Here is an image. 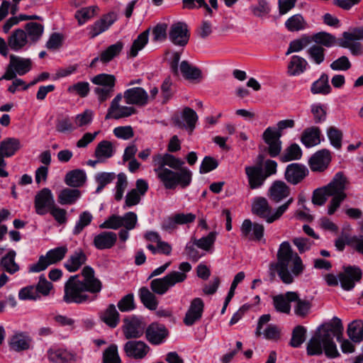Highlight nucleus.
Segmentation results:
<instances>
[{
  "instance_id": "obj_1",
  "label": "nucleus",
  "mask_w": 363,
  "mask_h": 363,
  "mask_svg": "<svg viewBox=\"0 0 363 363\" xmlns=\"http://www.w3.org/2000/svg\"><path fill=\"white\" fill-rule=\"evenodd\" d=\"M343 325L341 320L337 317L333 318V323L327 328L319 330L308 341L307 353L309 355H320L324 352L325 355L330 358L339 355L333 337H336L337 341L341 342V349L344 353H352L354 351V346L348 340H342Z\"/></svg>"
},
{
  "instance_id": "obj_2",
  "label": "nucleus",
  "mask_w": 363,
  "mask_h": 363,
  "mask_svg": "<svg viewBox=\"0 0 363 363\" xmlns=\"http://www.w3.org/2000/svg\"><path fill=\"white\" fill-rule=\"evenodd\" d=\"M83 279L79 275L71 276L65 284L63 301L67 303H89L97 298V294L101 290V282L95 277L94 271L90 267L82 269Z\"/></svg>"
},
{
  "instance_id": "obj_3",
  "label": "nucleus",
  "mask_w": 363,
  "mask_h": 363,
  "mask_svg": "<svg viewBox=\"0 0 363 363\" xmlns=\"http://www.w3.org/2000/svg\"><path fill=\"white\" fill-rule=\"evenodd\" d=\"M304 269L301 257L294 252L289 242L285 241L279 247L277 262L269 264L268 273L271 281L278 275L283 283L290 284L294 282V277L302 274Z\"/></svg>"
},
{
  "instance_id": "obj_4",
  "label": "nucleus",
  "mask_w": 363,
  "mask_h": 363,
  "mask_svg": "<svg viewBox=\"0 0 363 363\" xmlns=\"http://www.w3.org/2000/svg\"><path fill=\"white\" fill-rule=\"evenodd\" d=\"M152 162L155 167L154 171L158 179L167 189H175L177 186L182 188L188 186L191 182L192 172L186 167L174 172L167 167L179 169L184 162L170 154H157L153 156Z\"/></svg>"
},
{
  "instance_id": "obj_5",
  "label": "nucleus",
  "mask_w": 363,
  "mask_h": 363,
  "mask_svg": "<svg viewBox=\"0 0 363 363\" xmlns=\"http://www.w3.org/2000/svg\"><path fill=\"white\" fill-rule=\"evenodd\" d=\"M347 185V178L342 172H337L328 184L313 191V203L317 206H323L326 202L327 198L332 196L333 198L328 206V213L333 215L340 206L341 203L347 198L345 193Z\"/></svg>"
},
{
  "instance_id": "obj_6",
  "label": "nucleus",
  "mask_w": 363,
  "mask_h": 363,
  "mask_svg": "<svg viewBox=\"0 0 363 363\" xmlns=\"http://www.w3.org/2000/svg\"><path fill=\"white\" fill-rule=\"evenodd\" d=\"M293 202L294 199L289 198L285 203L272 210L266 198L258 196L252 201V212L253 214L263 218L267 223H272L284 215Z\"/></svg>"
},
{
  "instance_id": "obj_7",
  "label": "nucleus",
  "mask_w": 363,
  "mask_h": 363,
  "mask_svg": "<svg viewBox=\"0 0 363 363\" xmlns=\"http://www.w3.org/2000/svg\"><path fill=\"white\" fill-rule=\"evenodd\" d=\"M67 251V246L57 247L49 250L45 255L39 257L38 262L30 265L29 272H40L47 269L48 266L60 262Z\"/></svg>"
},
{
  "instance_id": "obj_8",
  "label": "nucleus",
  "mask_w": 363,
  "mask_h": 363,
  "mask_svg": "<svg viewBox=\"0 0 363 363\" xmlns=\"http://www.w3.org/2000/svg\"><path fill=\"white\" fill-rule=\"evenodd\" d=\"M9 64L2 78L7 80H12L16 78V74L24 75L28 73L32 66V62L29 58H23L15 55H10Z\"/></svg>"
},
{
  "instance_id": "obj_9",
  "label": "nucleus",
  "mask_w": 363,
  "mask_h": 363,
  "mask_svg": "<svg viewBox=\"0 0 363 363\" xmlns=\"http://www.w3.org/2000/svg\"><path fill=\"white\" fill-rule=\"evenodd\" d=\"M8 345L11 351L21 352L33 347V339L27 332L15 330L9 338Z\"/></svg>"
},
{
  "instance_id": "obj_10",
  "label": "nucleus",
  "mask_w": 363,
  "mask_h": 363,
  "mask_svg": "<svg viewBox=\"0 0 363 363\" xmlns=\"http://www.w3.org/2000/svg\"><path fill=\"white\" fill-rule=\"evenodd\" d=\"M190 38V32L188 26L184 22L173 23L169 31V39L175 45L184 47Z\"/></svg>"
},
{
  "instance_id": "obj_11",
  "label": "nucleus",
  "mask_w": 363,
  "mask_h": 363,
  "mask_svg": "<svg viewBox=\"0 0 363 363\" xmlns=\"http://www.w3.org/2000/svg\"><path fill=\"white\" fill-rule=\"evenodd\" d=\"M361 269L355 266H348L343 268V271L338 274L341 287L345 291L352 290L355 283L362 278Z\"/></svg>"
},
{
  "instance_id": "obj_12",
  "label": "nucleus",
  "mask_w": 363,
  "mask_h": 363,
  "mask_svg": "<svg viewBox=\"0 0 363 363\" xmlns=\"http://www.w3.org/2000/svg\"><path fill=\"white\" fill-rule=\"evenodd\" d=\"M118 18L117 13L111 11L104 15L99 20H97L93 25L87 27L89 30V36L90 38H94L101 33L107 30L111 25H113Z\"/></svg>"
},
{
  "instance_id": "obj_13",
  "label": "nucleus",
  "mask_w": 363,
  "mask_h": 363,
  "mask_svg": "<svg viewBox=\"0 0 363 363\" xmlns=\"http://www.w3.org/2000/svg\"><path fill=\"white\" fill-rule=\"evenodd\" d=\"M34 204L37 214L40 216L46 214L55 205L51 191L48 188L40 191L35 196Z\"/></svg>"
},
{
  "instance_id": "obj_14",
  "label": "nucleus",
  "mask_w": 363,
  "mask_h": 363,
  "mask_svg": "<svg viewBox=\"0 0 363 363\" xmlns=\"http://www.w3.org/2000/svg\"><path fill=\"white\" fill-rule=\"evenodd\" d=\"M179 72L183 78L190 84H199L203 79L201 69L187 60L181 62L179 65Z\"/></svg>"
},
{
  "instance_id": "obj_15",
  "label": "nucleus",
  "mask_w": 363,
  "mask_h": 363,
  "mask_svg": "<svg viewBox=\"0 0 363 363\" xmlns=\"http://www.w3.org/2000/svg\"><path fill=\"white\" fill-rule=\"evenodd\" d=\"M145 325L141 320L131 317L124 320L123 332L126 339L139 338L145 332Z\"/></svg>"
},
{
  "instance_id": "obj_16",
  "label": "nucleus",
  "mask_w": 363,
  "mask_h": 363,
  "mask_svg": "<svg viewBox=\"0 0 363 363\" xmlns=\"http://www.w3.org/2000/svg\"><path fill=\"white\" fill-rule=\"evenodd\" d=\"M123 95L118 94L113 100L110 108H108V113L106 118L119 119L121 118L128 117L134 113V108L132 107L125 106L121 104Z\"/></svg>"
},
{
  "instance_id": "obj_17",
  "label": "nucleus",
  "mask_w": 363,
  "mask_h": 363,
  "mask_svg": "<svg viewBox=\"0 0 363 363\" xmlns=\"http://www.w3.org/2000/svg\"><path fill=\"white\" fill-rule=\"evenodd\" d=\"M203 309L204 303L201 298L192 299L184 318V323L187 326H191L200 320L203 315Z\"/></svg>"
},
{
  "instance_id": "obj_18",
  "label": "nucleus",
  "mask_w": 363,
  "mask_h": 363,
  "mask_svg": "<svg viewBox=\"0 0 363 363\" xmlns=\"http://www.w3.org/2000/svg\"><path fill=\"white\" fill-rule=\"evenodd\" d=\"M126 355L135 359H142L150 350V347L143 341L129 340L123 346Z\"/></svg>"
},
{
  "instance_id": "obj_19",
  "label": "nucleus",
  "mask_w": 363,
  "mask_h": 363,
  "mask_svg": "<svg viewBox=\"0 0 363 363\" xmlns=\"http://www.w3.org/2000/svg\"><path fill=\"white\" fill-rule=\"evenodd\" d=\"M264 230L262 224L252 223L249 219L245 220L240 228L242 236L253 241H260L263 238Z\"/></svg>"
},
{
  "instance_id": "obj_20",
  "label": "nucleus",
  "mask_w": 363,
  "mask_h": 363,
  "mask_svg": "<svg viewBox=\"0 0 363 363\" xmlns=\"http://www.w3.org/2000/svg\"><path fill=\"white\" fill-rule=\"evenodd\" d=\"M298 298V294L294 291H288L283 294L272 296V303L277 312L289 314L291 312V302Z\"/></svg>"
},
{
  "instance_id": "obj_21",
  "label": "nucleus",
  "mask_w": 363,
  "mask_h": 363,
  "mask_svg": "<svg viewBox=\"0 0 363 363\" xmlns=\"http://www.w3.org/2000/svg\"><path fill=\"white\" fill-rule=\"evenodd\" d=\"M291 189L282 181L274 182L268 190V196L274 203H280L284 199L290 198Z\"/></svg>"
},
{
  "instance_id": "obj_22",
  "label": "nucleus",
  "mask_w": 363,
  "mask_h": 363,
  "mask_svg": "<svg viewBox=\"0 0 363 363\" xmlns=\"http://www.w3.org/2000/svg\"><path fill=\"white\" fill-rule=\"evenodd\" d=\"M281 136V133L275 131V129L271 127L267 128L263 133V139L269 146V153L272 157H276L280 153Z\"/></svg>"
},
{
  "instance_id": "obj_23",
  "label": "nucleus",
  "mask_w": 363,
  "mask_h": 363,
  "mask_svg": "<svg viewBox=\"0 0 363 363\" xmlns=\"http://www.w3.org/2000/svg\"><path fill=\"white\" fill-rule=\"evenodd\" d=\"M308 174L306 166L292 163L287 166L285 172V179L291 184L296 185L300 183Z\"/></svg>"
},
{
  "instance_id": "obj_24",
  "label": "nucleus",
  "mask_w": 363,
  "mask_h": 363,
  "mask_svg": "<svg viewBox=\"0 0 363 363\" xmlns=\"http://www.w3.org/2000/svg\"><path fill=\"white\" fill-rule=\"evenodd\" d=\"M117 234L112 231H103L94 236L93 245L99 250L111 249L117 241Z\"/></svg>"
},
{
  "instance_id": "obj_25",
  "label": "nucleus",
  "mask_w": 363,
  "mask_h": 363,
  "mask_svg": "<svg viewBox=\"0 0 363 363\" xmlns=\"http://www.w3.org/2000/svg\"><path fill=\"white\" fill-rule=\"evenodd\" d=\"M182 121L178 116L173 118L174 125L179 128H188L191 132L195 128L196 123L198 121L196 113L191 108L186 107L182 112Z\"/></svg>"
},
{
  "instance_id": "obj_26",
  "label": "nucleus",
  "mask_w": 363,
  "mask_h": 363,
  "mask_svg": "<svg viewBox=\"0 0 363 363\" xmlns=\"http://www.w3.org/2000/svg\"><path fill=\"white\" fill-rule=\"evenodd\" d=\"M331 160L329 150L323 149L315 152L310 159L309 165L313 172H322L325 170Z\"/></svg>"
},
{
  "instance_id": "obj_27",
  "label": "nucleus",
  "mask_w": 363,
  "mask_h": 363,
  "mask_svg": "<svg viewBox=\"0 0 363 363\" xmlns=\"http://www.w3.org/2000/svg\"><path fill=\"white\" fill-rule=\"evenodd\" d=\"M247 175L249 186L251 189H255L261 187L265 179L262 169L259 166H247L245 168Z\"/></svg>"
},
{
  "instance_id": "obj_28",
  "label": "nucleus",
  "mask_w": 363,
  "mask_h": 363,
  "mask_svg": "<svg viewBox=\"0 0 363 363\" xmlns=\"http://www.w3.org/2000/svg\"><path fill=\"white\" fill-rule=\"evenodd\" d=\"M179 269V271H173L164 276L169 288L186 279V273L191 270V265L187 262H183L180 263Z\"/></svg>"
},
{
  "instance_id": "obj_29",
  "label": "nucleus",
  "mask_w": 363,
  "mask_h": 363,
  "mask_svg": "<svg viewBox=\"0 0 363 363\" xmlns=\"http://www.w3.org/2000/svg\"><path fill=\"white\" fill-rule=\"evenodd\" d=\"M147 340L153 345L162 343L167 335V331L162 325L152 323L145 330Z\"/></svg>"
},
{
  "instance_id": "obj_30",
  "label": "nucleus",
  "mask_w": 363,
  "mask_h": 363,
  "mask_svg": "<svg viewBox=\"0 0 363 363\" xmlns=\"http://www.w3.org/2000/svg\"><path fill=\"white\" fill-rule=\"evenodd\" d=\"M8 43L11 50L14 52L22 50L28 43L26 31L21 28L15 29L8 37Z\"/></svg>"
},
{
  "instance_id": "obj_31",
  "label": "nucleus",
  "mask_w": 363,
  "mask_h": 363,
  "mask_svg": "<svg viewBox=\"0 0 363 363\" xmlns=\"http://www.w3.org/2000/svg\"><path fill=\"white\" fill-rule=\"evenodd\" d=\"M157 93L150 92V94L147 95V92H125L123 99L125 103L143 106L154 99Z\"/></svg>"
},
{
  "instance_id": "obj_32",
  "label": "nucleus",
  "mask_w": 363,
  "mask_h": 363,
  "mask_svg": "<svg viewBox=\"0 0 363 363\" xmlns=\"http://www.w3.org/2000/svg\"><path fill=\"white\" fill-rule=\"evenodd\" d=\"M86 261V255L82 249L74 251L65 262V267L69 272L77 271Z\"/></svg>"
},
{
  "instance_id": "obj_33",
  "label": "nucleus",
  "mask_w": 363,
  "mask_h": 363,
  "mask_svg": "<svg viewBox=\"0 0 363 363\" xmlns=\"http://www.w3.org/2000/svg\"><path fill=\"white\" fill-rule=\"evenodd\" d=\"M21 147V141L16 138H7L0 143V155L4 157L13 156Z\"/></svg>"
},
{
  "instance_id": "obj_34",
  "label": "nucleus",
  "mask_w": 363,
  "mask_h": 363,
  "mask_svg": "<svg viewBox=\"0 0 363 363\" xmlns=\"http://www.w3.org/2000/svg\"><path fill=\"white\" fill-rule=\"evenodd\" d=\"M116 79L114 75L101 73L96 75L91 79L92 83L101 86L103 88H95L94 91H112L114 87Z\"/></svg>"
},
{
  "instance_id": "obj_35",
  "label": "nucleus",
  "mask_w": 363,
  "mask_h": 363,
  "mask_svg": "<svg viewBox=\"0 0 363 363\" xmlns=\"http://www.w3.org/2000/svg\"><path fill=\"white\" fill-rule=\"evenodd\" d=\"M301 143L306 147H311L320 143V130L318 127L306 128L302 133Z\"/></svg>"
},
{
  "instance_id": "obj_36",
  "label": "nucleus",
  "mask_w": 363,
  "mask_h": 363,
  "mask_svg": "<svg viewBox=\"0 0 363 363\" xmlns=\"http://www.w3.org/2000/svg\"><path fill=\"white\" fill-rule=\"evenodd\" d=\"M86 180V175L82 169H74L68 172L65 177L67 185L74 188H78L84 185Z\"/></svg>"
},
{
  "instance_id": "obj_37",
  "label": "nucleus",
  "mask_w": 363,
  "mask_h": 363,
  "mask_svg": "<svg viewBox=\"0 0 363 363\" xmlns=\"http://www.w3.org/2000/svg\"><path fill=\"white\" fill-rule=\"evenodd\" d=\"M313 42L316 45L325 48H332L335 45L339 46L340 38H337L334 35L325 32L320 31L313 35Z\"/></svg>"
},
{
  "instance_id": "obj_38",
  "label": "nucleus",
  "mask_w": 363,
  "mask_h": 363,
  "mask_svg": "<svg viewBox=\"0 0 363 363\" xmlns=\"http://www.w3.org/2000/svg\"><path fill=\"white\" fill-rule=\"evenodd\" d=\"M101 320L109 327L114 328L120 322V316L115 305L110 304L100 314Z\"/></svg>"
},
{
  "instance_id": "obj_39",
  "label": "nucleus",
  "mask_w": 363,
  "mask_h": 363,
  "mask_svg": "<svg viewBox=\"0 0 363 363\" xmlns=\"http://www.w3.org/2000/svg\"><path fill=\"white\" fill-rule=\"evenodd\" d=\"M124 47V43L121 40L109 45L100 54V61L104 64H107L118 56Z\"/></svg>"
},
{
  "instance_id": "obj_40",
  "label": "nucleus",
  "mask_w": 363,
  "mask_h": 363,
  "mask_svg": "<svg viewBox=\"0 0 363 363\" xmlns=\"http://www.w3.org/2000/svg\"><path fill=\"white\" fill-rule=\"evenodd\" d=\"M115 148L113 143L108 140H103L96 146L94 152L95 157L99 158V161L105 162L113 157Z\"/></svg>"
},
{
  "instance_id": "obj_41",
  "label": "nucleus",
  "mask_w": 363,
  "mask_h": 363,
  "mask_svg": "<svg viewBox=\"0 0 363 363\" xmlns=\"http://www.w3.org/2000/svg\"><path fill=\"white\" fill-rule=\"evenodd\" d=\"M150 30V28L146 29L139 34L137 38L133 40L128 52V56L130 57H135L138 55V52L142 50L148 43Z\"/></svg>"
},
{
  "instance_id": "obj_42",
  "label": "nucleus",
  "mask_w": 363,
  "mask_h": 363,
  "mask_svg": "<svg viewBox=\"0 0 363 363\" xmlns=\"http://www.w3.org/2000/svg\"><path fill=\"white\" fill-rule=\"evenodd\" d=\"M81 191L77 189L65 188L60 191L57 199L61 205H72L80 198Z\"/></svg>"
},
{
  "instance_id": "obj_43",
  "label": "nucleus",
  "mask_w": 363,
  "mask_h": 363,
  "mask_svg": "<svg viewBox=\"0 0 363 363\" xmlns=\"http://www.w3.org/2000/svg\"><path fill=\"white\" fill-rule=\"evenodd\" d=\"M347 333L353 342H362L363 340V321L359 319L353 320L348 325Z\"/></svg>"
},
{
  "instance_id": "obj_44",
  "label": "nucleus",
  "mask_w": 363,
  "mask_h": 363,
  "mask_svg": "<svg viewBox=\"0 0 363 363\" xmlns=\"http://www.w3.org/2000/svg\"><path fill=\"white\" fill-rule=\"evenodd\" d=\"M307 65L308 62L303 57L293 55L288 65L289 73L294 76L299 75L306 70Z\"/></svg>"
},
{
  "instance_id": "obj_45",
  "label": "nucleus",
  "mask_w": 363,
  "mask_h": 363,
  "mask_svg": "<svg viewBox=\"0 0 363 363\" xmlns=\"http://www.w3.org/2000/svg\"><path fill=\"white\" fill-rule=\"evenodd\" d=\"M25 31L28 38L33 43L38 42L43 35L44 26L38 23L29 22L25 25Z\"/></svg>"
},
{
  "instance_id": "obj_46",
  "label": "nucleus",
  "mask_w": 363,
  "mask_h": 363,
  "mask_svg": "<svg viewBox=\"0 0 363 363\" xmlns=\"http://www.w3.org/2000/svg\"><path fill=\"white\" fill-rule=\"evenodd\" d=\"M48 359L53 363H63L69 361V353L62 348L51 347L47 352Z\"/></svg>"
},
{
  "instance_id": "obj_47",
  "label": "nucleus",
  "mask_w": 363,
  "mask_h": 363,
  "mask_svg": "<svg viewBox=\"0 0 363 363\" xmlns=\"http://www.w3.org/2000/svg\"><path fill=\"white\" fill-rule=\"evenodd\" d=\"M93 216L89 211H84L82 212L72 229V234L74 235L80 234L86 227L91 224Z\"/></svg>"
},
{
  "instance_id": "obj_48",
  "label": "nucleus",
  "mask_w": 363,
  "mask_h": 363,
  "mask_svg": "<svg viewBox=\"0 0 363 363\" xmlns=\"http://www.w3.org/2000/svg\"><path fill=\"white\" fill-rule=\"evenodd\" d=\"M15 251L11 250L1 259L2 269L10 274H14L19 270L18 265L15 262Z\"/></svg>"
},
{
  "instance_id": "obj_49",
  "label": "nucleus",
  "mask_w": 363,
  "mask_h": 363,
  "mask_svg": "<svg viewBox=\"0 0 363 363\" xmlns=\"http://www.w3.org/2000/svg\"><path fill=\"white\" fill-rule=\"evenodd\" d=\"M139 296L141 302L144 306L150 309L155 310L157 306V301L155 296L146 287H142L139 291Z\"/></svg>"
},
{
  "instance_id": "obj_50",
  "label": "nucleus",
  "mask_w": 363,
  "mask_h": 363,
  "mask_svg": "<svg viewBox=\"0 0 363 363\" xmlns=\"http://www.w3.org/2000/svg\"><path fill=\"white\" fill-rule=\"evenodd\" d=\"M306 22L301 14H295L285 22V26L291 32L299 31L306 28Z\"/></svg>"
},
{
  "instance_id": "obj_51",
  "label": "nucleus",
  "mask_w": 363,
  "mask_h": 363,
  "mask_svg": "<svg viewBox=\"0 0 363 363\" xmlns=\"http://www.w3.org/2000/svg\"><path fill=\"white\" fill-rule=\"evenodd\" d=\"M216 235V232H211L207 236L202 237L200 239H194V245L204 251L208 252L214 245Z\"/></svg>"
},
{
  "instance_id": "obj_52",
  "label": "nucleus",
  "mask_w": 363,
  "mask_h": 363,
  "mask_svg": "<svg viewBox=\"0 0 363 363\" xmlns=\"http://www.w3.org/2000/svg\"><path fill=\"white\" fill-rule=\"evenodd\" d=\"M97 10V6H88L82 8L76 11L75 18L77 19L79 24L82 26L89 19L92 18L95 15Z\"/></svg>"
},
{
  "instance_id": "obj_53",
  "label": "nucleus",
  "mask_w": 363,
  "mask_h": 363,
  "mask_svg": "<svg viewBox=\"0 0 363 363\" xmlns=\"http://www.w3.org/2000/svg\"><path fill=\"white\" fill-rule=\"evenodd\" d=\"M294 302H295L294 311L297 316L304 318L309 313L311 308L310 301L301 299L298 296V298Z\"/></svg>"
},
{
  "instance_id": "obj_54",
  "label": "nucleus",
  "mask_w": 363,
  "mask_h": 363,
  "mask_svg": "<svg viewBox=\"0 0 363 363\" xmlns=\"http://www.w3.org/2000/svg\"><path fill=\"white\" fill-rule=\"evenodd\" d=\"M115 178L116 174L113 172H100L97 174L95 179L99 185L96 192L99 193L105 186L112 182Z\"/></svg>"
},
{
  "instance_id": "obj_55",
  "label": "nucleus",
  "mask_w": 363,
  "mask_h": 363,
  "mask_svg": "<svg viewBox=\"0 0 363 363\" xmlns=\"http://www.w3.org/2000/svg\"><path fill=\"white\" fill-rule=\"evenodd\" d=\"M128 186L127 177L124 173H120L117 175V182L116 184L115 199L121 201L123 199L125 190Z\"/></svg>"
},
{
  "instance_id": "obj_56",
  "label": "nucleus",
  "mask_w": 363,
  "mask_h": 363,
  "mask_svg": "<svg viewBox=\"0 0 363 363\" xmlns=\"http://www.w3.org/2000/svg\"><path fill=\"white\" fill-rule=\"evenodd\" d=\"M327 135L330 144L335 148L340 149L342 146V133L334 126L330 127L327 130Z\"/></svg>"
},
{
  "instance_id": "obj_57",
  "label": "nucleus",
  "mask_w": 363,
  "mask_h": 363,
  "mask_svg": "<svg viewBox=\"0 0 363 363\" xmlns=\"http://www.w3.org/2000/svg\"><path fill=\"white\" fill-rule=\"evenodd\" d=\"M354 40H347L342 38L340 39L339 46L344 48H349L351 53L354 56L361 55L363 53V45Z\"/></svg>"
},
{
  "instance_id": "obj_58",
  "label": "nucleus",
  "mask_w": 363,
  "mask_h": 363,
  "mask_svg": "<svg viewBox=\"0 0 363 363\" xmlns=\"http://www.w3.org/2000/svg\"><path fill=\"white\" fill-rule=\"evenodd\" d=\"M306 329L301 326H296L292 333L290 344L294 347H299L306 340Z\"/></svg>"
},
{
  "instance_id": "obj_59",
  "label": "nucleus",
  "mask_w": 363,
  "mask_h": 363,
  "mask_svg": "<svg viewBox=\"0 0 363 363\" xmlns=\"http://www.w3.org/2000/svg\"><path fill=\"white\" fill-rule=\"evenodd\" d=\"M325 49L320 45H313L308 50L307 52L310 57L317 65L321 64L325 60Z\"/></svg>"
},
{
  "instance_id": "obj_60",
  "label": "nucleus",
  "mask_w": 363,
  "mask_h": 363,
  "mask_svg": "<svg viewBox=\"0 0 363 363\" xmlns=\"http://www.w3.org/2000/svg\"><path fill=\"white\" fill-rule=\"evenodd\" d=\"M302 156V150L298 145L294 143L290 145L285 150L282 156L283 161L289 162L291 160H299Z\"/></svg>"
},
{
  "instance_id": "obj_61",
  "label": "nucleus",
  "mask_w": 363,
  "mask_h": 363,
  "mask_svg": "<svg viewBox=\"0 0 363 363\" xmlns=\"http://www.w3.org/2000/svg\"><path fill=\"white\" fill-rule=\"evenodd\" d=\"M152 291L158 294H164L169 289L165 277L163 278L155 279L150 282Z\"/></svg>"
},
{
  "instance_id": "obj_62",
  "label": "nucleus",
  "mask_w": 363,
  "mask_h": 363,
  "mask_svg": "<svg viewBox=\"0 0 363 363\" xmlns=\"http://www.w3.org/2000/svg\"><path fill=\"white\" fill-rule=\"evenodd\" d=\"M93 111L86 109L84 112L77 114L74 118V125L76 128L89 125L93 119Z\"/></svg>"
},
{
  "instance_id": "obj_63",
  "label": "nucleus",
  "mask_w": 363,
  "mask_h": 363,
  "mask_svg": "<svg viewBox=\"0 0 363 363\" xmlns=\"http://www.w3.org/2000/svg\"><path fill=\"white\" fill-rule=\"evenodd\" d=\"M104 363H121V359L118 353L117 346L115 345L108 347L104 353Z\"/></svg>"
},
{
  "instance_id": "obj_64",
  "label": "nucleus",
  "mask_w": 363,
  "mask_h": 363,
  "mask_svg": "<svg viewBox=\"0 0 363 363\" xmlns=\"http://www.w3.org/2000/svg\"><path fill=\"white\" fill-rule=\"evenodd\" d=\"M114 135L121 140H127L134 136V131L130 125L118 126L113 129Z\"/></svg>"
}]
</instances>
